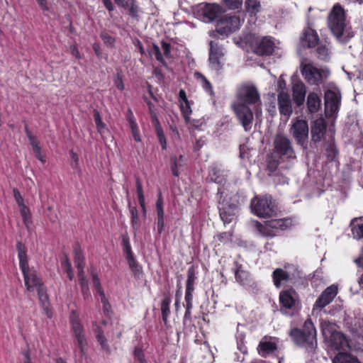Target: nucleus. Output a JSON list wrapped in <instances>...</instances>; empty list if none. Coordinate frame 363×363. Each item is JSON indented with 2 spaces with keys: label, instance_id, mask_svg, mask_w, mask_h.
<instances>
[{
  "label": "nucleus",
  "instance_id": "nucleus-1",
  "mask_svg": "<svg viewBox=\"0 0 363 363\" xmlns=\"http://www.w3.org/2000/svg\"><path fill=\"white\" fill-rule=\"evenodd\" d=\"M238 101L233 104L235 113L245 131L252 128L253 114L249 105H254L256 115L261 113L262 102L255 86H241L238 91Z\"/></svg>",
  "mask_w": 363,
  "mask_h": 363
},
{
  "label": "nucleus",
  "instance_id": "nucleus-2",
  "mask_svg": "<svg viewBox=\"0 0 363 363\" xmlns=\"http://www.w3.org/2000/svg\"><path fill=\"white\" fill-rule=\"evenodd\" d=\"M290 335L296 345L305 347L308 350H313L317 346L316 330L311 319L305 321L303 330L293 328Z\"/></svg>",
  "mask_w": 363,
  "mask_h": 363
},
{
  "label": "nucleus",
  "instance_id": "nucleus-3",
  "mask_svg": "<svg viewBox=\"0 0 363 363\" xmlns=\"http://www.w3.org/2000/svg\"><path fill=\"white\" fill-rule=\"evenodd\" d=\"M345 11L339 4H336L328 16V26L337 39L343 43L349 38L345 36Z\"/></svg>",
  "mask_w": 363,
  "mask_h": 363
},
{
  "label": "nucleus",
  "instance_id": "nucleus-4",
  "mask_svg": "<svg viewBox=\"0 0 363 363\" xmlns=\"http://www.w3.org/2000/svg\"><path fill=\"white\" fill-rule=\"evenodd\" d=\"M24 282L26 288L30 291H33L36 289L38 295V298L42 304V306L46 310V313L48 317H51L48 311V296L46 290L41 279L38 277L37 272L33 269L27 273L23 274Z\"/></svg>",
  "mask_w": 363,
  "mask_h": 363
},
{
  "label": "nucleus",
  "instance_id": "nucleus-5",
  "mask_svg": "<svg viewBox=\"0 0 363 363\" xmlns=\"http://www.w3.org/2000/svg\"><path fill=\"white\" fill-rule=\"evenodd\" d=\"M323 335L325 340H329L331 345L337 350L346 351L350 347L348 340L345 335L337 330L335 324L328 321L321 323Z\"/></svg>",
  "mask_w": 363,
  "mask_h": 363
},
{
  "label": "nucleus",
  "instance_id": "nucleus-6",
  "mask_svg": "<svg viewBox=\"0 0 363 363\" xmlns=\"http://www.w3.org/2000/svg\"><path fill=\"white\" fill-rule=\"evenodd\" d=\"M274 155L285 161L294 160L296 154L290 139L284 135L277 134L274 140Z\"/></svg>",
  "mask_w": 363,
  "mask_h": 363
},
{
  "label": "nucleus",
  "instance_id": "nucleus-7",
  "mask_svg": "<svg viewBox=\"0 0 363 363\" xmlns=\"http://www.w3.org/2000/svg\"><path fill=\"white\" fill-rule=\"evenodd\" d=\"M301 69L302 75L310 84L318 85L330 75L328 69H318L311 62L307 61L301 62Z\"/></svg>",
  "mask_w": 363,
  "mask_h": 363
},
{
  "label": "nucleus",
  "instance_id": "nucleus-8",
  "mask_svg": "<svg viewBox=\"0 0 363 363\" xmlns=\"http://www.w3.org/2000/svg\"><path fill=\"white\" fill-rule=\"evenodd\" d=\"M258 232L263 236L273 237L275 235L274 230H284L292 225L291 219H275L265 222L262 224L257 220L252 222Z\"/></svg>",
  "mask_w": 363,
  "mask_h": 363
},
{
  "label": "nucleus",
  "instance_id": "nucleus-9",
  "mask_svg": "<svg viewBox=\"0 0 363 363\" xmlns=\"http://www.w3.org/2000/svg\"><path fill=\"white\" fill-rule=\"evenodd\" d=\"M252 213L260 218L272 216L275 211V205L270 196L255 197L251 201Z\"/></svg>",
  "mask_w": 363,
  "mask_h": 363
},
{
  "label": "nucleus",
  "instance_id": "nucleus-10",
  "mask_svg": "<svg viewBox=\"0 0 363 363\" xmlns=\"http://www.w3.org/2000/svg\"><path fill=\"white\" fill-rule=\"evenodd\" d=\"M308 125L306 120L296 118L292 119L289 128L291 135L297 144L306 147L308 139Z\"/></svg>",
  "mask_w": 363,
  "mask_h": 363
},
{
  "label": "nucleus",
  "instance_id": "nucleus-11",
  "mask_svg": "<svg viewBox=\"0 0 363 363\" xmlns=\"http://www.w3.org/2000/svg\"><path fill=\"white\" fill-rule=\"evenodd\" d=\"M243 21L238 16H225L218 22L217 30L220 34L228 35L239 30Z\"/></svg>",
  "mask_w": 363,
  "mask_h": 363
},
{
  "label": "nucleus",
  "instance_id": "nucleus-12",
  "mask_svg": "<svg viewBox=\"0 0 363 363\" xmlns=\"http://www.w3.org/2000/svg\"><path fill=\"white\" fill-rule=\"evenodd\" d=\"M340 92L337 89H329L325 93V113L330 116L335 113L340 105Z\"/></svg>",
  "mask_w": 363,
  "mask_h": 363
},
{
  "label": "nucleus",
  "instance_id": "nucleus-13",
  "mask_svg": "<svg viewBox=\"0 0 363 363\" xmlns=\"http://www.w3.org/2000/svg\"><path fill=\"white\" fill-rule=\"evenodd\" d=\"M70 323L81 353L84 354V349L86 345V341L84 335L82 325L81 324L78 316L74 311L72 313L70 316Z\"/></svg>",
  "mask_w": 363,
  "mask_h": 363
},
{
  "label": "nucleus",
  "instance_id": "nucleus-14",
  "mask_svg": "<svg viewBox=\"0 0 363 363\" xmlns=\"http://www.w3.org/2000/svg\"><path fill=\"white\" fill-rule=\"evenodd\" d=\"M298 294L293 289L285 290L279 294V302L281 304V310L284 313H287L286 310H292L295 308L298 302Z\"/></svg>",
  "mask_w": 363,
  "mask_h": 363
},
{
  "label": "nucleus",
  "instance_id": "nucleus-15",
  "mask_svg": "<svg viewBox=\"0 0 363 363\" xmlns=\"http://www.w3.org/2000/svg\"><path fill=\"white\" fill-rule=\"evenodd\" d=\"M337 294V287L335 285H331L326 288L316 300L313 306V310L315 308H322L328 306Z\"/></svg>",
  "mask_w": 363,
  "mask_h": 363
},
{
  "label": "nucleus",
  "instance_id": "nucleus-16",
  "mask_svg": "<svg viewBox=\"0 0 363 363\" xmlns=\"http://www.w3.org/2000/svg\"><path fill=\"white\" fill-rule=\"evenodd\" d=\"M74 264L78 269V277L79 279L81 288L88 286V280L86 279L84 267L85 265L84 257L79 248L76 247L74 250Z\"/></svg>",
  "mask_w": 363,
  "mask_h": 363
},
{
  "label": "nucleus",
  "instance_id": "nucleus-17",
  "mask_svg": "<svg viewBox=\"0 0 363 363\" xmlns=\"http://www.w3.org/2000/svg\"><path fill=\"white\" fill-rule=\"evenodd\" d=\"M124 252L125 253L126 259L132 272L135 277L139 278L142 274L141 267L138 264L133 257L131 250V247L128 239H123Z\"/></svg>",
  "mask_w": 363,
  "mask_h": 363
},
{
  "label": "nucleus",
  "instance_id": "nucleus-18",
  "mask_svg": "<svg viewBox=\"0 0 363 363\" xmlns=\"http://www.w3.org/2000/svg\"><path fill=\"white\" fill-rule=\"evenodd\" d=\"M326 130V123L323 118H320L313 121L311 125V140L318 143L320 142Z\"/></svg>",
  "mask_w": 363,
  "mask_h": 363
},
{
  "label": "nucleus",
  "instance_id": "nucleus-19",
  "mask_svg": "<svg viewBox=\"0 0 363 363\" xmlns=\"http://www.w3.org/2000/svg\"><path fill=\"white\" fill-rule=\"evenodd\" d=\"M279 109L281 114L289 117L292 113V105L287 92L281 91L278 94Z\"/></svg>",
  "mask_w": 363,
  "mask_h": 363
},
{
  "label": "nucleus",
  "instance_id": "nucleus-20",
  "mask_svg": "<svg viewBox=\"0 0 363 363\" xmlns=\"http://www.w3.org/2000/svg\"><path fill=\"white\" fill-rule=\"evenodd\" d=\"M274 43L267 37L257 41L255 47V52L259 55H269L274 51Z\"/></svg>",
  "mask_w": 363,
  "mask_h": 363
},
{
  "label": "nucleus",
  "instance_id": "nucleus-21",
  "mask_svg": "<svg viewBox=\"0 0 363 363\" xmlns=\"http://www.w3.org/2000/svg\"><path fill=\"white\" fill-rule=\"evenodd\" d=\"M277 348V343L272 340V337H264L259 342L257 350L259 355L265 357L274 352Z\"/></svg>",
  "mask_w": 363,
  "mask_h": 363
},
{
  "label": "nucleus",
  "instance_id": "nucleus-22",
  "mask_svg": "<svg viewBox=\"0 0 363 363\" xmlns=\"http://www.w3.org/2000/svg\"><path fill=\"white\" fill-rule=\"evenodd\" d=\"M293 97L295 103L300 106L303 104L306 96V86L301 81H294L292 86Z\"/></svg>",
  "mask_w": 363,
  "mask_h": 363
},
{
  "label": "nucleus",
  "instance_id": "nucleus-23",
  "mask_svg": "<svg viewBox=\"0 0 363 363\" xmlns=\"http://www.w3.org/2000/svg\"><path fill=\"white\" fill-rule=\"evenodd\" d=\"M220 216L224 224L230 223L233 221L238 213V208L236 206H228L222 204L220 207Z\"/></svg>",
  "mask_w": 363,
  "mask_h": 363
},
{
  "label": "nucleus",
  "instance_id": "nucleus-24",
  "mask_svg": "<svg viewBox=\"0 0 363 363\" xmlns=\"http://www.w3.org/2000/svg\"><path fill=\"white\" fill-rule=\"evenodd\" d=\"M202 12L206 21H212L222 12V9L218 4H206L202 9Z\"/></svg>",
  "mask_w": 363,
  "mask_h": 363
},
{
  "label": "nucleus",
  "instance_id": "nucleus-25",
  "mask_svg": "<svg viewBox=\"0 0 363 363\" xmlns=\"http://www.w3.org/2000/svg\"><path fill=\"white\" fill-rule=\"evenodd\" d=\"M26 132L36 158L38 159L40 162H45V157L41 153L38 140L31 134V133L28 130L27 127H26Z\"/></svg>",
  "mask_w": 363,
  "mask_h": 363
},
{
  "label": "nucleus",
  "instance_id": "nucleus-26",
  "mask_svg": "<svg viewBox=\"0 0 363 363\" xmlns=\"http://www.w3.org/2000/svg\"><path fill=\"white\" fill-rule=\"evenodd\" d=\"M301 40L303 43H306L308 47L311 48L315 46L318 43V36L314 30L307 28L303 32Z\"/></svg>",
  "mask_w": 363,
  "mask_h": 363
},
{
  "label": "nucleus",
  "instance_id": "nucleus-27",
  "mask_svg": "<svg viewBox=\"0 0 363 363\" xmlns=\"http://www.w3.org/2000/svg\"><path fill=\"white\" fill-rule=\"evenodd\" d=\"M321 105L320 99L318 94L311 92L308 94L307 99V106L310 113H315L318 111Z\"/></svg>",
  "mask_w": 363,
  "mask_h": 363
},
{
  "label": "nucleus",
  "instance_id": "nucleus-28",
  "mask_svg": "<svg viewBox=\"0 0 363 363\" xmlns=\"http://www.w3.org/2000/svg\"><path fill=\"white\" fill-rule=\"evenodd\" d=\"M352 234L354 238H363V218H354L351 222Z\"/></svg>",
  "mask_w": 363,
  "mask_h": 363
},
{
  "label": "nucleus",
  "instance_id": "nucleus-29",
  "mask_svg": "<svg viewBox=\"0 0 363 363\" xmlns=\"http://www.w3.org/2000/svg\"><path fill=\"white\" fill-rule=\"evenodd\" d=\"M274 284L277 287H280L281 285L289 280V274L282 269H277L274 271L273 274Z\"/></svg>",
  "mask_w": 363,
  "mask_h": 363
},
{
  "label": "nucleus",
  "instance_id": "nucleus-30",
  "mask_svg": "<svg viewBox=\"0 0 363 363\" xmlns=\"http://www.w3.org/2000/svg\"><path fill=\"white\" fill-rule=\"evenodd\" d=\"M333 363H360L358 359L352 355L340 352L333 359Z\"/></svg>",
  "mask_w": 363,
  "mask_h": 363
},
{
  "label": "nucleus",
  "instance_id": "nucleus-31",
  "mask_svg": "<svg viewBox=\"0 0 363 363\" xmlns=\"http://www.w3.org/2000/svg\"><path fill=\"white\" fill-rule=\"evenodd\" d=\"M223 173V171L220 167L213 166L210 170L208 179L216 183H222L225 180Z\"/></svg>",
  "mask_w": 363,
  "mask_h": 363
},
{
  "label": "nucleus",
  "instance_id": "nucleus-32",
  "mask_svg": "<svg viewBox=\"0 0 363 363\" xmlns=\"http://www.w3.org/2000/svg\"><path fill=\"white\" fill-rule=\"evenodd\" d=\"M171 299L169 296H164L161 303V312L162 315V320L165 325L167 324V318L170 313L169 304Z\"/></svg>",
  "mask_w": 363,
  "mask_h": 363
},
{
  "label": "nucleus",
  "instance_id": "nucleus-33",
  "mask_svg": "<svg viewBox=\"0 0 363 363\" xmlns=\"http://www.w3.org/2000/svg\"><path fill=\"white\" fill-rule=\"evenodd\" d=\"M245 6L247 11L250 13V15H256L261 9L259 0H246Z\"/></svg>",
  "mask_w": 363,
  "mask_h": 363
},
{
  "label": "nucleus",
  "instance_id": "nucleus-34",
  "mask_svg": "<svg viewBox=\"0 0 363 363\" xmlns=\"http://www.w3.org/2000/svg\"><path fill=\"white\" fill-rule=\"evenodd\" d=\"M171 169L172 174L178 177L179 176V172L178 168L182 167L184 164V157L182 155H180L179 158H177L175 155H172L171 157Z\"/></svg>",
  "mask_w": 363,
  "mask_h": 363
},
{
  "label": "nucleus",
  "instance_id": "nucleus-35",
  "mask_svg": "<svg viewBox=\"0 0 363 363\" xmlns=\"http://www.w3.org/2000/svg\"><path fill=\"white\" fill-rule=\"evenodd\" d=\"M223 48L218 45L217 43L211 41L210 43V54L209 57H218L221 58L223 57Z\"/></svg>",
  "mask_w": 363,
  "mask_h": 363
},
{
  "label": "nucleus",
  "instance_id": "nucleus-36",
  "mask_svg": "<svg viewBox=\"0 0 363 363\" xmlns=\"http://www.w3.org/2000/svg\"><path fill=\"white\" fill-rule=\"evenodd\" d=\"M129 125L131 129L132 134L133 135V138L136 142H140L141 138L139 133V129L138 127V125L133 118V115L131 114V116L128 119Z\"/></svg>",
  "mask_w": 363,
  "mask_h": 363
},
{
  "label": "nucleus",
  "instance_id": "nucleus-37",
  "mask_svg": "<svg viewBox=\"0 0 363 363\" xmlns=\"http://www.w3.org/2000/svg\"><path fill=\"white\" fill-rule=\"evenodd\" d=\"M94 118L96 125V128L100 134L104 133L106 131V125L101 121L99 112L97 110L94 111Z\"/></svg>",
  "mask_w": 363,
  "mask_h": 363
},
{
  "label": "nucleus",
  "instance_id": "nucleus-38",
  "mask_svg": "<svg viewBox=\"0 0 363 363\" xmlns=\"http://www.w3.org/2000/svg\"><path fill=\"white\" fill-rule=\"evenodd\" d=\"M236 280L242 284H244L249 277V274L247 271L243 270L239 267L235 273Z\"/></svg>",
  "mask_w": 363,
  "mask_h": 363
},
{
  "label": "nucleus",
  "instance_id": "nucleus-39",
  "mask_svg": "<svg viewBox=\"0 0 363 363\" xmlns=\"http://www.w3.org/2000/svg\"><path fill=\"white\" fill-rule=\"evenodd\" d=\"M92 281H93L94 286L95 287L97 293L100 295L101 298L104 301H105V294L101 288L98 276L94 273H92Z\"/></svg>",
  "mask_w": 363,
  "mask_h": 363
},
{
  "label": "nucleus",
  "instance_id": "nucleus-40",
  "mask_svg": "<svg viewBox=\"0 0 363 363\" xmlns=\"http://www.w3.org/2000/svg\"><path fill=\"white\" fill-rule=\"evenodd\" d=\"M18 206L24 223L26 224V225H28V224L30 223V218L28 208L25 205V203L21 204L20 206Z\"/></svg>",
  "mask_w": 363,
  "mask_h": 363
},
{
  "label": "nucleus",
  "instance_id": "nucleus-41",
  "mask_svg": "<svg viewBox=\"0 0 363 363\" xmlns=\"http://www.w3.org/2000/svg\"><path fill=\"white\" fill-rule=\"evenodd\" d=\"M96 337L98 341L99 342L102 349L106 351H108V345L107 344V340L104 335L103 331L101 329H97L96 331Z\"/></svg>",
  "mask_w": 363,
  "mask_h": 363
},
{
  "label": "nucleus",
  "instance_id": "nucleus-42",
  "mask_svg": "<svg viewBox=\"0 0 363 363\" xmlns=\"http://www.w3.org/2000/svg\"><path fill=\"white\" fill-rule=\"evenodd\" d=\"M223 2L229 9H239L242 4V0H223Z\"/></svg>",
  "mask_w": 363,
  "mask_h": 363
},
{
  "label": "nucleus",
  "instance_id": "nucleus-43",
  "mask_svg": "<svg viewBox=\"0 0 363 363\" xmlns=\"http://www.w3.org/2000/svg\"><path fill=\"white\" fill-rule=\"evenodd\" d=\"M181 110L186 122H189V116L191 113V107L188 101L182 102Z\"/></svg>",
  "mask_w": 363,
  "mask_h": 363
},
{
  "label": "nucleus",
  "instance_id": "nucleus-44",
  "mask_svg": "<svg viewBox=\"0 0 363 363\" xmlns=\"http://www.w3.org/2000/svg\"><path fill=\"white\" fill-rule=\"evenodd\" d=\"M317 53L321 60H326L329 55V48L326 45H320L318 47Z\"/></svg>",
  "mask_w": 363,
  "mask_h": 363
},
{
  "label": "nucleus",
  "instance_id": "nucleus-45",
  "mask_svg": "<svg viewBox=\"0 0 363 363\" xmlns=\"http://www.w3.org/2000/svg\"><path fill=\"white\" fill-rule=\"evenodd\" d=\"M130 211L131 214V223L133 227L135 230H137L139 224V216L138 210L135 207H132Z\"/></svg>",
  "mask_w": 363,
  "mask_h": 363
},
{
  "label": "nucleus",
  "instance_id": "nucleus-46",
  "mask_svg": "<svg viewBox=\"0 0 363 363\" xmlns=\"http://www.w3.org/2000/svg\"><path fill=\"white\" fill-rule=\"evenodd\" d=\"M209 63L211 69L214 70H219L222 68L220 58L218 57H209Z\"/></svg>",
  "mask_w": 363,
  "mask_h": 363
},
{
  "label": "nucleus",
  "instance_id": "nucleus-47",
  "mask_svg": "<svg viewBox=\"0 0 363 363\" xmlns=\"http://www.w3.org/2000/svg\"><path fill=\"white\" fill-rule=\"evenodd\" d=\"M62 267L65 269V271L67 273V275L69 277V279L72 280L74 277V274L72 272V265L69 259L66 257L62 261Z\"/></svg>",
  "mask_w": 363,
  "mask_h": 363
},
{
  "label": "nucleus",
  "instance_id": "nucleus-48",
  "mask_svg": "<svg viewBox=\"0 0 363 363\" xmlns=\"http://www.w3.org/2000/svg\"><path fill=\"white\" fill-rule=\"evenodd\" d=\"M196 77L198 79H201L203 89L206 91H209L211 93V85L210 82L206 79V77L199 73L196 74Z\"/></svg>",
  "mask_w": 363,
  "mask_h": 363
},
{
  "label": "nucleus",
  "instance_id": "nucleus-49",
  "mask_svg": "<svg viewBox=\"0 0 363 363\" xmlns=\"http://www.w3.org/2000/svg\"><path fill=\"white\" fill-rule=\"evenodd\" d=\"M279 162V160L274 159L273 157H269L267 159V168L271 172H274L277 169Z\"/></svg>",
  "mask_w": 363,
  "mask_h": 363
},
{
  "label": "nucleus",
  "instance_id": "nucleus-50",
  "mask_svg": "<svg viewBox=\"0 0 363 363\" xmlns=\"http://www.w3.org/2000/svg\"><path fill=\"white\" fill-rule=\"evenodd\" d=\"M19 264H20V268L23 272V274H25V272L27 273V272L34 269L33 268L29 267L27 258L19 259Z\"/></svg>",
  "mask_w": 363,
  "mask_h": 363
},
{
  "label": "nucleus",
  "instance_id": "nucleus-51",
  "mask_svg": "<svg viewBox=\"0 0 363 363\" xmlns=\"http://www.w3.org/2000/svg\"><path fill=\"white\" fill-rule=\"evenodd\" d=\"M157 135L160 142V144L162 145V149H165L167 146L166 139L164 137V135L160 126L157 127Z\"/></svg>",
  "mask_w": 363,
  "mask_h": 363
},
{
  "label": "nucleus",
  "instance_id": "nucleus-52",
  "mask_svg": "<svg viewBox=\"0 0 363 363\" xmlns=\"http://www.w3.org/2000/svg\"><path fill=\"white\" fill-rule=\"evenodd\" d=\"M152 54L154 55L156 59L160 62H163V57L160 52V48L157 45H152Z\"/></svg>",
  "mask_w": 363,
  "mask_h": 363
},
{
  "label": "nucleus",
  "instance_id": "nucleus-53",
  "mask_svg": "<svg viewBox=\"0 0 363 363\" xmlns=\"http://www.w3.org/2000/svg\"><path fill=\"white\" fill-rule=\"evenodd\" d=\"M114 84L119 90L123 91L124 89V84L121 74H117L114 79Z\"/></svg>",
  "mask_w": 363,
  "mask_h": 363
},
{
  "label": "nucleus",
  "instance_id": "nucleus-54",
  "mask_svg": "<svg viewBox=\"0 0 363 363\" xmlns=\"http://www.w3.org/2000/svg\"><path fill=\"white\" fill-rule=\"evenodd\" d=\"M17 248H18V255L19 259L27 258L25 247L21 243H20V242L18 243Z\"/></svg>",
  "mask_w": 363,
  "mask_h": 363
},
{
  "label": "nucleus",
  "instance_id": "nucleus-55",
  "mask_svg": "<svg viewBox=\"0 0 363 363\" xmlns=\"http://www.w3.org/2000/svg\"><path fill=\"white\" fill-rule=\"evenodd\" d=\"M101 36L105 44L108 45H112L113 44L114 39L108 33H102Z\"/></svg>",
  "mask_w": 363,
  "mask_h": 363
},
{
  "label": "nucleus",
  "instance_id": "nucleus-56",
  "mask_svg": "<svg viewBox=\"0 0 363 363\" xmlns=\"http://www.w3.org/2000/svg\"><path fill=\"white\" fill-rule=\"evenodd\" d=\"M13 196L16 200V202L17 203L18 206H20L21 204L24 203V200L23 197L21 196L19 191L17 189H13Z\"/></svg>",
  "mask_w": 363,
  "mask_h": 363
},
{
  "label": "nucleus",
  "instance_id": "nucleus-57",
  "mask_svg": "<svg viewBox=\"0 0 363 363\" xmlns=\"http://www.w3.org/2000/svg\"><path fill=\"white\" fill-rule=\"evenodd\" d=\"M136 189H137L138 197L139 198V197L144 196L142 184L138 178L136 179Z\"/></svg>",
  "mask_w": 363,
  "mask_h": 363
},
{
  "label": "nucleus",
  "instance_id": "nucleus-58",
  "mask_svg": "<svg viewBox=\"0 0 363 363\" xmlns=\"http://www.w3.org/2000/svg\"><path fill=\"white\" fill-rule=\"evenodd\" d=\"M134 354L140 363H146L144 360L143 354L140 349L136 348L134 351Z\"/></svg>",
  "mask_w": 363,
  "mask_h": 363
},
{
  "label": "nucleus",
  "instance_id": "nucleus-59",
  "mask_svg": "<svg viewBox=\"0 0 363 363\" xmlns=\"http://www.w3.org/2000/svg\"><path fill=\"white\" fill-rule=\"evenodd\" d=\"M194 275L193 272L189 269L188 272V278L186 281V286H194Z\"/></svg>",
  "mask_w": 363,
  "mask_h": 363
},
{
  "label": "nucleus",
  "instance_id": "nucleus-60",
  "mask_svg": "<svg viewBox=\"0 0 363 363\" xmlns=\"http://www.w3.org/2000/svg\"><path fill=\"white\" fill-rule=\"evenodd\" d=\"M162 48L164 52V55L167 57H169L170 55V45L167 43L162 42Z\"/></svg>",
  "mask_w": 363,
  "mask_h": 363
},
{
  "label": "nucleus",
  "instance_id": "nucleus-61",
  "mask_svg": "<svg viewBox=\"0 0 363 363\" xmlns=\"http://www.w3.org/2000/svg\"><path fill=\"white\" fill-rule=\"evenodd\" d=\"M164 228V219H157V232L162 233Z\"/></svg>",
  "mask_w": 363,
  "mask_h": 363
},
{
  "label": "nucleus",
  "instance_id": "nucleus-62",
  "mask_svg": "<svg viewBox=\"0 0 363 363\" xmlns=\"http://www.w3.org/2000/svg\"><path fill=\"white\" fill-rule=\"evenodd\" d=\"M147 105L149 106V109H150V114L152 116V120L153 121L156 123V124H158V120L156 117V115L153 113V111H152V104L150 102V101H148L147 102Z\"/></svg>",
  "mask_w": 363,
  "mask_h": 363
},
{
  "label": "nucleus",
  "instance_id": "nucleus-63",
  "mask_svg": "<svg viewBox=\"0 0 363 363\" xmlns=\"http://www.w3.org/2000/svg\"><path fill=\"white\" fill-rule=\"evenodd\" d=\"M104 6H106V8L109 11H112L113 10V6L112 5V3L111 1V0H102Z\"/></svg>",
  "mask_w": 363,
  "mask_h": 363
},
{
  "label": "nucleus",
  "instance_id": "nucleus-64",
  "mask_svg": "<svg viewBox=\"0 0 363 363\" xmlns=\"http://www.w3.org/2000/svg\"><path fill=\"white\" fill-rule=\"evenodd\" d=\"M278 87L281 89V91H284L286 89V82L281 77L279 78L277 82Z\"/></svg>",
  "mask_w": 363,
  "mask_h": 363
}]
</instances>
